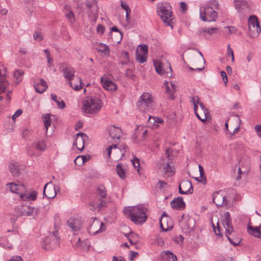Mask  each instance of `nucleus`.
I'll return each instance as SVG.
<instances>
[{"instance_id": "1", "label": "nucleus", "mask_w": 261, "mask_h": 261, "mask_svg": "<svg viewBox=\"0 0 261 261\" xmlns=\"http://www.w3.org/2000/svg\"><path fill=\"white\" fill-rule=\"evenodd\" d=\"M146 209L142 205L125 207L124 214L136 224H142L146 221Z\"/></svg>"}, {"instance_id": "2", "label": "nucleus", "mask_w": 261, "mask_h": 261, "mask_svg": "<svg viewBox=\"0 0 261 261\" xmlns=\"http://www.w3.org/2000/svg\"><path fill=\"white\" fill-rule=\"evenodd\" d=\"M157 12L163 21L173 28L171 7L168 3H159L157 6Z\"/></svg>"}, {"instance_id": "3", "label": "nucleus", "mask_w": 261, "mask_h": 261, "mask_svg": "<svg viewBox=\"0 0 261 261\" xmlns=\"http://www.w3.org/2000/svg\"><path fill=\"white\" fill-rule=\"evenodd\" d=\"M101 101L96 98L87 97L83 102V109L86 113L95 114L101 109Z\"/></svg>"}, {"instance_id": "4", "label": "nucleus", "mask_w": 261, "mask_h": 261, "mask_svg": "<svg viewBox=\"0 0 261 261\" xmlns=\"http://www.w3.org/2000/svg\"><path fill=\"white\" fill-rule=\"evenodd\" d=\"M217 12L209 5H206L203 10L200 9V17L203 21H214L217 17Z\"/></svg>"}, {"instance_id": "5", "label": "nucleus", "mask_w": 261, "mask_h": 261, "mask_svg": "<svg viewBox=\"0 0 261 261\" xmlns=\"http://www.w3.org/2000/svg\"><path fill=\"white\" fill-rule=\"evenodd\" d=\"M97 194L100 196V199L96 200L92 204L93 208H91V210H95V207H97L100 209L101 207L106 205V198L107 195L106 188L100 185L97 187Z\"/></svg>"}, {"instance_id": "6", "label": "nucleus", "mask_w": 261, "mask_h": 261, "mask_svg": "<svg viewBox=\"0 0 261 261\" xmlns=\"http://www.w3.org/2000/svg\"><path fill=\"white\" fill-rule=\"evenodd\" d=\"M60 238L58 235V231H53V233L43 239L45 245L43 246L45 249H53L59 245Z\"/></svg>"}, {"instance_id": "7", "label": "nucleus", "mask_w": 261, "mask_h": 261, "mask_svg": "<svg viewBox=\"0 0 261 261\" xmlns=\"http://www.w3.org/2000/svg\"><path fill=\"white\" fill-rule=\"evenodd\" d=\"M16 213L19 216H32L35 217L40 213V210L38 207L31 206H18L16 208Z\"/></svg>"}, {"instance_id": "8", "label": "nucleus", "mask_w": 261, "mask_h": 261, "mask_svg": "<svg viewBox=\"0 0 261 261\" xmlns=\"http://www.w3.org/2000/svg\"><path fill=\"white\" fill-rule=\"evenodd\" d=\"M194 110L197 118L202 122H205L206 120L210 116L208 109H207L203 103L194 105Z\"/></svg>"}, {"instance_id": "9", "label": "nucleus", "mask_w": 261, "mask_h": 261, "mask_svg": "<svg viewBox=\"0 0 261 261\" xmlns=\"http://www.w3.org/2000/svg\"><path fill=\"white\" fill-rule=\"evenodd\" d=\"M152 99L148 93H144L139 98L137 103L138 108L143 111L148 110L151 108Z\"/></svg>"}, {"instance_id": "10", "label": "nucleus", "mask_w": 261, "mask_h": 261, "mask_svg": "<svg viewBox=\"0 0 261 261\" xmlns=\"http://www.w3.org/2000/svg\"><path fill=\"white\" fill-rule=\"evenodd\" d=\"M106 227L103 223L100 222L96 218H94L88 227V232L92 235L96 234L105 231Z\"/></svg>"}, {"instance_id": "11", "label": "nucleus", "mask_w": 261, "mask_h": 261, "mask_svg": "<svg viewBox=\"0 0 261 261\" xmlns=\"http://www.w3.org/2000/svg\"><path fill=\"white\" fill-rule=\"evenodd\" d=\"M6 75V68L4 65L0 62V94L4 92L9 85V83L7 80ZM2 99L3 97L0 96V100Z\"/></svg>"}, {"instance_id": "12", "label": "nucleus", "mask_w": 261, "mask_h": 261, "mask_svg": "<svg viewBox=\"0 0 261 261\" xmlns=\"http://www.w3.org/2000/svg\"><path fill=\"white\" fill-rule=\"evenodd\" d=\"M160 223L161 228L164 231L169 230L173 227L172 219L165 213L162 214Z\"/></svg>"}, {"instance_id": "13", "label": "nucleus", "mask_w": 261, "mask_h": 261, "mask_svg": "<svg viewBox=\"0 0 261 261\" xmlns=\"http://www.w3.org/2000/svg\"><path fill=\"white\" fill-rule=\"evenodd\" d=\"M88 137L83 133H79L76 134V138L73 142V145L76 147L79 150H83L84 148L85 141L87 140Z\"/></svg>"}, {"instance_id": "14", "label": "nucleus", "mask_w": 261, "mask_h": 261, "mask_svg": "<svg viewBox=\"0 0 261 261\" xmlns=\"http://www.w3.org/2000/svg\"><path fill=\"white\" fill-rule=\"evenodd\" d=\"M222 223L225 229L226 236L231 234L233 231V227L231 225V220L229 213L227 212L224 213V218L222 220Z\"/></svg>"}, {"instance_id": "15", "label": "nucleus", "mask_w": 261, "mask_h": 261, "mask_svg": "<svg viewBox=\"0 0 261 261\" xmlns=\"http://www.w3.org/2000/svg\"><path fill=\"white\" fill-rule=\"evenodd\" d=\"M56 190L51 182L45 184L43 189V195L46 197L50 199L56 196Z\"/></svg>"}, {"instance_id": "16", "label": "nucleus", "mask_w": 261, "mask_h": 261, "mask_svg": "<svg viewBox=\"0 0 261 261\" xmlns=\"http://www.w3.org/2000/svg\"><path fill=\"white\" fill-rule=\"evenodd\" d=\"M108 131L111 139L115 142H117L120 138L122 134V130L120 128L115 127L114 126H110L108 128Z\"/></svg>"}, {"instance_id": "17", "label": "nucleus", "mask_w": 261, "mask_h": 261, "mask_svg": "<svg viewBox=\"0 0 261 261\" xmlns=\"http://www.w3.org/2000/svg\"><path fill=\"white\" fill-rule=\"evenodd\" d=\"M248 25L251 31L255 32L256 35L260 32V28L255 16H250L248 20Z\"/></svg>"}, {"instance_id": "18", "label": "nucleus", "mask_w": 261, "mask_h": 261, "mask_svg": "<svg viewBox=\"0 0 261 261\" xmlns=\"http://www.w3.org/2000/svg\"><path fill=\"white\" fill-rule=\"evenodd\" d=\"M67 223L69 227L74 233L79 232L81 228V221L79 219L70 218Z\"/></svg>"}, {"instance_id": "19", "label": "nucleus", "mask_w": 261, "mask_h": 261, "mask_svg": "<svg viewBox=\"0 0 261 261\" xmlns=\"http://www.w3.org/2000/svg\"><path fill=\"white\" fill-rule=\"evenodd\" d=\"M249 171V165L248 162L244 163L241 161L238 169V175L236 177V180H239L241 178V175H246Z\"/></svg>"}, {"instance_id": "20", "label": "nucleus", "mask_w": 261, "mask_h": 261, "mask_svg": "<svg viewBox=\"0 0 261 261\" xmlns=\"http://www.w3.org/2000/svg\"><path fill=\"white\" fill-rule=\"evenodd\" d=\"M171 206L173 209L182 210L185 208V203L181 197H178L171 201Z\"/></svg>"}, {"instance_id": "21", "label": "nucleus", "mask_w": 261, "mask_h": 261, "mask_svg": "<svg viewBox=\"0 0 261 261\" xmlns=\"http://www.w3.org/2000/svg\"><path fill=\"white\" fill-rule=\"evenodd\" d=\"M213 202L217 206H222V205L227 204V200L225 196L221 195L219 192H216L213 195Z\"/></svg>"}, {"instance_id": "22", "label": "nucleus", "mask_w": 261, "mask_h": 261, "mask_svg": "<svg viewBox=\"0 0 261 261\" xmlns=\"http://www.w3.org/2000/svg\"><path fill=\"white\" fill-rule=\"evenodd\" d=\"M9 168L13 176L18 177L20 175V168L18 162L11 161L9 164Z\"/></svg>"}, {"instance_id": "23", "label": "nucleus", "mask_w": 261, "mask_h": 261, "mask_svg": "<svg viewBox=\"0 0 261 261\" xmlns=\"http://www.w3.org/2000/svg\"><path fill=\"white\" fill-rule=\"evenodd\" d=\"M164 85L166 86V92L169 95V98L173 99L174 98V93L176 90L175 85L171 82L167 81L164 82Z\"/></svg>"}, {"instance_id": "24", "label": "nucleus", "mask_w": 261, "mask_h": 261, "mask_svg": "<svg viewBox=\"0 0 261 261\" xmlns=\"http://www.w3.org/2000/svg\"><path fill=\"white\" fill-rule=\"evenodd\" d=\"M34 86L36 92L39 93H43L48 87L46 82L43 79H39V81L35 83Z\"/></svg>"}, {"instance_id": "25", "label": "nucleus", "mask_w": 261, "mask_h": 261, "mask_svg": "<svg viewBox=\"0 0 261 261\" xmlns=\"http://www.w3.org/2000/svg\"><path fill=\"white\" fill-rule=\"evenodd\" d=\"M234 7L239 12L242 13L248 10L249 8L248 3L245 0H235Z\"/></svg>"}, {"instance_id": "26", "label": "nucleus", "mask_w": 261, "mask_h": 261, "mask_svg": "<svg viewBox=\"0 0 261 261\" xmlns=\"http://www.w3.org/2000/svg\"><path fill=\"white\" fill-rule=\"evenodd\" d=\"M37 193L35 191L25 192L20 194V198L24 201H34L37 198Z\"/></svg>"}, {"instance_id": "27", "label": "nucleus", "mask_w": 261, "mask_h": 261, "mask_svg": "<svg viewBox=\"0 0 261 261\" xmlns=\"http://www.w3.org/2000/svg\"><path fill=\"white\" fill-rule=\"evenodd\" d=\"M101 82L105 89L107 90H115L117 89L116 85L112 81L109 80L106 77H101Z\"/></svg>"}, {"instance_id": "28", "label": "nucleus", "mask_w": 261, "mask_h": 261, "mask_svg": "<svg viewBox=\"0 0 261 261\" xmlns=\"http://www.w3.org/2000/svg\"><path fill=\"white\" fill-rule=\"evenodd\" d=\"M163 123L164 121L162 118L149 116L148 125H150L153 128H158L160 126V124H163Z\"/></svg>"}, {"instance_id": "29", "label": "nucleus", "mask_w": 261, "mask_h": 261, "mask_svg": "<svg viewBox=\"0 0 261 261\" xmlns=\"http://www.w3.org/2000/svg\"><path fill=\"white\" fill-rule=\"evenodd\" d=\"M247 231L248 233L256 238L261 237V224L259 226L253 227L252 226L248 225Z\"/></svg>"}, {"instance_id": "30", "label": "nucleus", "mask_w": 261, "mask_h": 261, "mask_svg": "<svg viewBox=\"0 0 261 261\" xmlns=\"http://www.w3.org/2000/svg\"><path fill=\"white\" fill-rule=\"evenodd\" d=\"M74 72L75 71L72 67H68L63 70V75L67 80H68V82H71L75 79Z\"/></svg>"}, {"instance_id": "31", "label": "nucleus", "mask_w": 261, "mask_h": 261, "mask_svg": "<svg viewBox=\"0 0 261 261\" xmlns=\"http://www.w3.org/2000/svg\"><path fill=\"white\" fill-rule=\"evenodd\" d=\"M111 31L116 32L117 35V37L116 38H115L114 36V35L112 33H110V36L111 37V39L112 40V41L114 43H119L121 41L122 38V35L121 32L116 27H113L111 28Z\"/></svg>"}, {"instance_id": "32", "label": "nucleus", "mask_w": 261, "mask_h": 261, "mask_svg": "<svg viewBox=\"0 0 261 261\" xmlns=\"http://www.w3.org/2000/svg\"><path fill=\"white\" fill-rule=\"evenodd\" d=\"M163 261H177V258L175 255L170 251L162 252Z\"/></svg>"}, {"instance_id": "33", "label": "nucleus", "mask_w": 261, "mask_h": 261, "mask_svg": "<svg viewBox=\"0 0 261 261\" xmlns=\"http://www.w3.org/2000/svg\"><path fill=\"white\" fill-rule=\"evenodd\" d=\"M68 84L75 90L79 91L82 88L81 79L79 77H76L72 81L68 82Z\"/></svg>"}, {"instance_id": "34", "label": "nucleus", "mask_w": 261, "mask_h": 261, "mask_svg": "<svg viewBox=\"0 0 261 261\" xmlns=\"http://www.w3.org/2000/svg\"><path fill=\"white\" fill-rule=\"evenodd\" d=\"M174 168L171 162H168L164 167V173L168 177L172 176L174 174Z\"/></svg>"}, {"instance_id": "35", "label": "nucleus", "mask_w": 261, "mask_h": 261, "mask_svg": "<svg viewBox=\"0 0 261 261\" xmlns=\"http://www.w3.org/2000/svg\"><path fill=\"white\" fill-rule=\"evenodd\" d=\"M10 190L12 192L20 194L21 191L24 189V186L21 185H17L14 183L8 184Z\"/></svg>"}, {"instance_id": "36", "label": "nucleus", "mask_w": 261, "mask_h": 261, "mask_svg": "<svg viewBox=\"0 0 261 261\" xmlns=\"http://www.w3.org/2000/svg\"><path fill=\"white\" fill-rule=\"evenodd\" d=\"M86 6L91 10L94 15L97 14L98 11V7L97 6L95 1H88L86 2Z\"/></svg>"}, {"instance_id": "37", "label": "nucleus", "mask_w": 261, "mask_h": 261, "mask_svg": "<svg viewBox=\"0 0 261 261\" xmlns=\"http://www.w3.org/2000/svg\"><path fill=\"white\" fill-rule=\"evenodd\" d=\"M181 185L183 190H184L188 194H192L193 189L191 182L189 180H184L181 182Z\"/></svg>"}, {"instance_id": "38", "label": "nucleus", "mask_w": 261, "mask_h": 261, "mask_svg": "<svg viewBox=\"0 0 261 261\" xmlns=\"http://www.w3.org/2000/svg\"><path fill=\"white\" fill-rule=\"evenodd\" d=\"M34 148L37 150L44 151L46 148V144L44 141H35L33 143Z\"/></svg>"}, {"instance_id": "39", "label": "nucleus", "mask_w": 261, "mask_h": 261, "mask_svg": "<svg viewBox=\"0 0 261 261\" xmlns=\"http://www.w3.org/2000/svg\"><path fill=\"white\" fill-rule=\"evenodd\" d=\"M50 96L51 99L57 103L59 108L63 109L66 107L65 102L61 99L60 97H58L57 96L54 94H51Z\"/></svg>"}, {"instance_id": "40", "label": "nucleus", "mask_w": 261, "mask_h": 261, "mask_svg": "<svg viewBox=\"0 0 261 261\" xmlns=\"http://www.w3.org/2000/svg\"><path fill=\"white\" fill-rule=\"evenodd\" d=\"M153 64L155 71L158 74L163 75L165 73V71L163 68V64L160 61H154Z\"/></svg>"}, {"instance_id": "41", "label": "nucleus", "mask_w": 261, "mask_h": 261, "mask_svg": "<svg viewBox=\"0 0 261 261\" xmlns=\"http://www.w3.org/2000/svg\"><path fill=\"white\" fill-rule=\"evenodd\" d=\"M116 171L119 176L124 179L125 178V170L124 167L120 163H118L116 166Z\"/></svg>"}, {"instance_id": "42", "label": "nucleus", "mask_w": 261, "mask_h": 261, "mask_svg": "<svg viewBox=\"0 0 261 261\" xmlns=\"http://www.w3.org/2000/svg\"><path fill=\"white\" fill-rule=\"evenodd\" d=\"M129 63L128 53L126 51H122L120 55V63L122 65H126Z\"/></svg>"}, {"instance_id": "43", "label": "nucleus", "mask_w": 261, "mask_h": 261, "mask_svg": "<svg viewBox=\"0 0 261 261\" xmlns=\"http://www.w3.org/2000/svg\"><path fill=\"white\" fill-rule=\"evenodd\" d=\"M147 54L140 52H137L136 59L138 62L143 63L147 61Z\"/></svg>"}, {"instance_id": "44", "label": "nucleus", "mask_w": 261, "mask_h": 261, "mask_svg": "<svg viewBox=\"0 0 261 261\" xmlns=\"http://www.w3.org/2000/svg\"><path fill=\"white\" fill-rule=\"evenodd\" d=\"M218 30V28L216 27L213 28H203L201 29L200 32L202 33H207L209 35H212L215 33Z\"/></svg>"}, {"instance_id": "45", "label": "nucleus", "mask_w": 261, "mask_h": 261, "mask_svg": "<svg viewBox=\"0 0 261 261\" xmlns=\"http://www.w3.org/2000/svg\"><path fill=\"white\" fill-rule=\"evenodd\" d=\"M24 72L21 70H16L14 72V76L17 81V83L21 82L23 79Z\"/></svg>"}, {"instance_id": "46", "label": "nucleus", "mask_w": 261, "mask_h": 261, "mask_svg": "<svg viewBox=\"0 0 261 261\" xmlns=\"http://www.w3.org/2000/svg\"><path fill=\"white\" fill-rule=\"evenodd\" d=\"M43 121L44 122L46 130L47 131L51 123V119L49 114H46L43 116Z\"/></svg>"}, {"instance_id": "47", "label": "nucleus", "mask_w": 261, "mask_h": 261, "mask_svg": "<svg viewBox=\"0 0 261 261\" xmlns=\"http://www.w3.org/2000/svg\"><path fill=\"white\" fill-rule=\"evenodd\" d=\"M198 168L201 179L200 180H199L198 178H196L195 179L196 180L199 181L200 182H202L205 184L206 182V179L205 177H204V170L201 165H199Z\"/></svg>"}, {"instance_id": "48", "label": "nucleus", "mask_w": 261, "mask_h": 261, "mask_svg": "<svg viewBox=\"0 0 261 261\" xmlns=\"http://www.w3.org/2000/svg\"><path fill=\"white\" fill-rule=\"evenodd\" d=\"M225 31L223 32L225 35L235 34L237 32V28L232 26H227L224 28Z\"/></svg>"}, {"instance_id": "49", "label": "nucleus", "mask_w": 261, "mask_h": 261, "mask_svg": "<svg viewBox=\"0 0 261 261\" xmlns=\"http://www.w3.org/2000/svg\"><path fill=\"white\" fill-rule=\"evenodd\" d=\"M76 247H81L84 249H87L89 245L87 244V242L84 241L82 242L80 238L78 239V241L76 244Z\"/></svg>"}, {"instance_id": "50", "label": "nucleus", "mask_w": 261, "mask_h": 261, "mask_svg": "<svg viewBox=\"0 0 261 261\" xmlns=\"http://www.w3.org/2000/svg\"><path fill=\"white\" fill-rule=\"evenodd\" d=\"M66 18L71 23L75 21L74 15L71 11H69L65 14Z\"/></svg>"}, {"instance_id": "51", "label": "nucleus", "mask_w": 261, "mask_h": 261, "mask_svg": "<svg viewBox=\"0 0 261 261\" xmlns=\"http://www.w3.org/2000/svg\"><path fill=\"white\" fill-rule=\"evenodd\" d=\"M34 147L33 146H28L27 147V151L28 154L30 156H37L38 155V154H37L34 151Z\"/></svg>"}, {"instance_id": "52", "label": "nucleus", "mask_w": 261, "mask_h": 261, "mask_svg": "<svg viewBox=\"0 0 261 261\" xmlns=\"http://www.w3.org/2000/svg\"><path fill=\"white\" fill-rule=\"evenodd\" d=\"M206 5H209L214 9H217L219 7V3L216 0H211Z\"/></svg>"}, {"instance_id": "53", "label": "nucleus", "mask_w": 261, "mask_h": 261, "mask_svg": "<svg viewBox=\"0 0 261 261\" xmlns=\"http://www.w3.org/2000/svg\"><path fill=\"white\" fill-rule=\"evenodd\" d=\"M99 51L102 53H106V51L109 52V48L108 45L105 44L100 43L99 45Z\"/></svg>"}, {"instance_id": "54", "label": "nucleus", "mask_w": 261, "mask_h": 261, "mask_svg": "<svg viewBox=\"0 0 261 261\" xmlns=\"http://www.w3.org/2000/svg\"><path fill=\"white\" fill-rule=\"evenodd\" d=\"M137 52H140L145 54L148 53V46L146 44L140 45V48Z\"/></svg>"}, {"instance_id": "55", "label": "nucleus", "mask_w": 261, "mask_h": 261, "mask_svg": "<svg viewBox=\"0 0 261 261\" xmlns=\"http://www.w3.org/2000/svg\"><path fill=\"white\" fill-rule=\"evenodd\" d=\"M227 56H231V60L232 62H233L234 60L233 51L232 48L230 47V45L229 44H228L227 46Z\"/></svg>"}, {"instance_id": "56", "label": "nucleus", "mask_w": 261, "mask_h": 261, "mask_svg": "<svg viewBox=\"0 0 261 261\" xmlns=\"http://www.w3.org/2000/svg\"><path fill=\"white\" fill-rule=\"evenodd\" d=\"M132 164L133 165V166L134 168L137 170V171L139 172V160L137 158L134 159L132 161Z\"/></svg>"}, {"instance_id": "57", "label": "nucleus", "mask_w": 261, "mask_h": 261, "mask_svg": "<svg viewBox=\"0 0 261 261\" xmlns=\"http://www.w3.org/2000/svg\"><path fill=\"white\" fill-rule=\"evenodd\" d=\"M190 102L194 105L199 104V103H202L200 101L199 97L197 96H193L190 98Z\"/></svg>"}, {"instance_id": "58", "label": "nucleus", "mask_w": 261, "mask_h": 261, "mask_svg": "<svg viewBox=\"0 0 261 261\" xmlns=\"http://www.w3.org/2000/svg\"><path fill=\"white\" fill-rule=\"evenodd\" d=\"M230 234H228L227 236H226L228 240H229V242L231 244H233L234 246H237L240 243V241L239 240V239H235V240H232V239H231V238L229 236V235H230Z\"/></svg>"}, {"instance_id": "59", "label": "nucleus", "mask_w": 261, "mask_h": 261, "mask_svg": "<svg viewBox=\"0 0 261 261\" xmlns=\"http://www.w3.org/2000/svg\"><path fill=\"white\" fill-rule=\"evenodd\" d=\"M165 153L167 155V158L169 160H172L173 159L172 158V150L171 148H168L166 149Z\"/></svg>"}, {"instance_id": "60", "label": "nucleus", "mask_w": 261, "mask_h": 261, "mask_svg": "<svg viewBox=\"0 0 261 261\" xmlns=\"http://www.w3.org/2000/svg\"><path fill=\"white\" fill-rule=\"evenodd\" d=\"M34 38L35 40L40 41L43 39V36L42 34L38 32H36L34 34Z\"/></svg>"}, {"instance_id": "61", "label": "nucleus", "mask_w": 261, "mask_h": 261, "mask_svg": "<svg viewBox=\"0 0 261 261\" xmlns=\"http://www.w3.org/2000/svg\"><path fill=\"white\" fill-rule=\"evenodd\" d=\"M82 159V158H81V156L80 155L77 156L74 161V163L78 166L83 165L84 164L83 160H82L83 159Z\"/></svg>"}, {"instance_id": "62", "label": "nucleus", "mask_w": 261, "mask_h": 261, "mask_svg": "<svg viewBox=\"0 0 261 261\" xmlns=\"http://www.w3.org/2000/svg\"><path fill=\"white\" fill-rule=\"evenodd\" d=\"M125 75L129 78L133 79L134 76V75L133 73V71L132 69L128 68L125 71Z\"/></svg>"}, {"instance_id": "63", "label": "nucleus", "mask_w": 261, "mask_h": 261, "mask_svg": "<svg viewBox=\"0 0 261 261\" xmlns=\"http://www.w3.org/2000/svg\"><path fill=\"white\" fill-rule=\"evenodd\" d=\"M220 73H221V75L222 76V80H223L225 86H226L227 83L228 82V79H227L226 73L224 71H221Z\"/></svg>"}, {"instance_id": "64", "label": "nucleus", "mask_w": 261, "mask_h": 261, "mask_svg": "<svg viewBox=\"0 0 261 261\" xmlns=\"http://www.w3.org/2000/svg\"><path fill=\"white\" fill-rule=\"evenodd\" d=\"M22 113V111L20 109L17 110L13 115L12 116L13 120H15L17 117L19 116Z\"/></svg>"}]
</instances>
